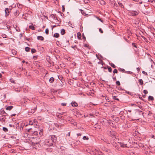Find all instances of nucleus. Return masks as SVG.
<instances>
[{"label":"nucleus","instance_id":"nucleus-1","mask_svg":"<svg viewBox=\"0 0 155 155\" xmlns=\"http://www.w3.org/2000/svg\"><path fill=\"white\" fill-rule=\"evenodd\" d=\"M31 141L33 145H35L38 144L40 141L38 138L32 137L31 138Z\"/></svg>","mask_w":155,"mask_h":155},{"label":"nucleus","instance_id":"nucleus-2","mask_svg":"<svg viewBox=\"0 0 155 155\" xmlns=\"http://www.w3.org/2000/svg\"><path fill=\"white\" fill-rule=\"evenodd\" d=\"M28 131L30 134L35 135L37 134V133H38V132L37 131L33 130L32 128L29 129L28 130Z\"/></svg>","mask_w":155,"mask_h":155},{"label":"nucleus","instance_id":"nucleus-3","mask_svg":"<svg viewBox=\"0 0 155 155\" xmlns=\"http://www.w3.org/2000/svg\"><path fill=\"white\" fill-rule=\"evenodd\" d=\"M51 140H45V143L48 146H51L53 145V143L51 142Z\"/></svg>","mask_w":155,"mask_h":155},{"label":"nucleus","instance_id":"nucleus-4","mask_svg":"<svg viewBox=\"0 0 155 155\" xmlns=\"http://www.w3.org/2000/svg\"><path fill=\"white\" fill-rule=\"evenodd\" d=\"M130 15L134 16L137 15L138 14V13L137 11H133L130 12Z\"/></svg>","mask_w":155,"mask_h":155},{"label":"nucleus","instance_id":"nucleus-5","mask_svg":"<svg viewBox=\"0 0 155 155\" xmlns=\"http://www.w3.org/2000/svg\"><path fill=\"white\" fill-rule=\"evenodd\" d=\"M51 140L52 142H55L57 140V137L54 135H52L51 136Z\"/></svg>","mask_w":155,"mask_h":155},{"label":"nucleus","instance_id":"nucleus-6","mask_svg":"<svg viewBox=\"0 0 155 155\" xmlns=\"http://www.w3.org/2000/svg\"><path fill=\"white\" fill-rule=\"evenodd\" d=\"M0 114L3 116L5 117L7 114L3 110L1 109L0 110Z\"/></svg>","mask_w":155,"mask_h":155},{"label":"nucleus","instance_id":"nucleus-7","mask_svg":"<svg viewBox=\"0 0 155 155\" xmlns=\"http://www.w3.org/2000/svg\"><path fill=\"white\" fill-rule=\"evenodd\" d=\"M113 146L116 148L117 150H119L120 147L118 145V144L116 143H113L112 144Z\"/></svg>","mask_w":155,"mask_h":155},{"label":"nucleus","instance_id":"nucleus-8","mask_svg":"<svg viewBox=\"0 0 155 155\" xmlns=\"http://www.w3.org/2000/svg\"><path fill=\"white\" fill-rule=\"evenodd\" d=\"M5 13L6 16H8L9 14V10L8 8H6L5 9Z\"/></svg>","mask_w":155,"mask_h":155},{"label":"nucleus","instance_id":"nucleus-9","mask_svg":"<svg viewBox=\"0 0 155 155\" xmlns=\"http://www.w3.org/2000/svg\"><path fill=\"white\" fill-rule=\"evenodd\" d=\"M72 106L73 107H76L78 106V104L75 102H72L71 103Z\"/></svg>","mask_w":155,"mask_h":155},{"label":"nucleus","instance_id":"nucleus-10","mask_svg":"<svg viewBox=\"0 0 155 155\" xmlns=\"http://www.w3.org/2000/svg\"><path fill=\"white\" fill-rule=\"evenodd\" d=\"M35 122H34V126L36 128H38V125H37L38 122L37 121V120H35Z\"/></svg>","mask_w":155,"mask_h":155},{"label":"nucleus","instance_id":"nucleus-11","mask_svg":"<svg viewBox=\"0 0 155 155\" xmlns=\"http://www.w3.org/2000/svg\"><path fill=\"white\" fill-rule=\"evenodd\" d=\"M37 39L38 40H40L42 41H43L44 40V38L42 36H38Z\"/></svg>","mask_w":155,"mask_h":155},{"label":"nucleus","instance_id":"nucleus-12","mask_svg":"<svg viewBox=\"0 0 155 155\" xmlns=\"http://www.w3.org/2000/svg\"><path fill=\"white\" fill-rule=\"evenodd\" d=\"M13 107L12 106H10L7 107L6 108V109L7 110H11L13 108Z\"/></svg>","mask_w":155,"mask_h":155},{"label":"nucleus","instance_id":"nucleus-13","mask_svg":"<svg viewBox=\"0 0 155 155\" xmlns=\"http://www.w3.org/2000/svg\"><path fill=\"white\" fill-rule=\"evenodd\" d=\"M61 33L62 35H64L65 33V30L64 29H62L61 30Z\"/></svg>","mask_w":155,"mask_h":155},{"label":"nucleus","instance_id":"nucleus-14","mask_svg":"<svg viewBox=\"0 0 155 155\" xmlns=\"http://www.w3.org/2000/svg\"><path fill=\"white\" fill-rule=\"evenodd\" d=\"M148 100L153 101L154 100L153 97L151 96H149L148 97Z\"/></svg>","mask_w":155,"mask_h":155},{"label":"nucleus","instance_id":"nucleus-15","mask_svg":"<svg viewBox=\"0 0 155 155\" xmlns=\"http://www.w3.org/2000/svg\"><path fill=\"white\" fill-rule=\"evenodd\" d=\"M30 48L28 47H26L25 48V51L27 52L29 51H30Z\"/></svg>","mask_w":155,"mask_h":155},{"label":"nucleus","instance_id":"nucleus-16","mask_svg":"<svg viewBox=\"0 0 155 155\" xmlns=\"http://www.w3.org/2000/svg\"><path fill=\"white\" fill-rule=\"evenodd\" d=\"M54 81V78L53 77H51L50 78L49 81L50 83H53Z\"/></svg>","mask_w":155,"mask_h":155},{"label":"nucleus","instance_id":"nucleus-17","mask_svg":"<svg viewBox=\"0 0 155 155\" xmlns=\"http://www.w3.org/2000/svg\"><path fill=\"white\" fill-rule=\"evenodd\" d=\"M120 144V146L121 147H126V145L124 144L123 143H119Z\"/></svg>","mask_w":155,"mask_h":155},{"label":"nucleus","instance_id":"nucleus-18","mask_svg":"<svg viewBox=\"0 0 155 155\" xmlns=\"http://www.w3.org/2000/svg\"><path fill=\"white\" fill-rule=\"evenodd\" d=\"M146 154L147 155H153V153L151 151H149V152L147 151Z\"/></svg>","mask_w":155,"mask_h":155},{"label":"nucleus","instance_id":"nucleus-19","mask_svg":"<svg viewBox=\"0 0 155 155\" xmlns=\"http://www.w3.org/2000/svg\"><path fill=\"white\" fill-rule=\"evenodd\" d=\"M139 83L140 85H142L143 84V81L142 79H139L138 80Z\"/></svg>","mask_w":155,"mask_h":155},{"label":"nucleus","instance_id":"nucleus-20","mask_svg":"<svg viewBox=\"0 0 155 155\" xmlns=\"http://www.w3.org/2000/svg\"><path fill=\"white\" fill-rule=\"evenodd\" d=\"M54 37L56 38H58L59 37V34L58 33H55L54 35Z\"/></svg>","mask_w":155,"mask_h":155},{"label":"nucleus","instance_id":"nucleus-21","mask_svg":"<svg viewBox=\"0 0 155 155\" xmlns=\"http://www.w3.org/2000/svg\"><path fill=\"white\" fill-rule=\"evenodd\" d=\"M23 136L24 138H27L28 137V134L27 133H24L23 134Z\"/></svg>","mask_w":155,"mask_h":155},{"label":"nucleus","instance_id":"nucleus-22","mask_svg":"<svg viewBox=\"0 0 155 155\" xmlns=\"http://www.w3.org/2000/svg\"><path fill=\"white\" fill-rule=\"evenodd\" d=\"M29 27L30 29H32V30H35V27L32 25L29 26Z\"/></svg>","mask_w":155,"mask_h":155},{"label":"nucleus","instance_id":"nucleus-23","mask_svg":"<svg viewBox=\"0 0 155 155\" xmlns=\"http://www.w3.org/2000/svg\"><path fill=\"white\" fill-rule=\"evenodd\" d=\"M83 139L84 140H87L89 139V138L88 137L86 136H84L83 137Z\"/></svg>","mask_w":155,"mask_h":155},{"label":"nucleus","instance_id":"nucleus-24","mask_svg":"<svg viewBox=\"0 0 155 155\" xmlns=\"http://www.w3.org/2000/svg\"><path fill=\"white\" fill-rule=\"evenodd\" d=\"M18 123H17V124H15V125H13V127H14V128H16V129H17V127H18Z\"/></svg>","mask_w":155,"mask_h":155},{"label":"nucleus","instance_id":"nucleus-25","mask_svg":"<svg viewBox=\"0 0 155 155\" xmlns=\"http://www.w3.org/2000/svg\"><path fill=\"white\" fill-rule=\"evenodd\" d=\"M80 10L81 11V14L83 15H87L84 12L83 10L82 9H80Z\"/></svg>","mask_w":155,"mask_h":155},{"label":"nucleus","instance_id":"nucleus-26","mask_svg":"<svg viewBox=\"0 0 155 155\" xmlns=\"http://www.w3.org/2000/svg\"><path fill=\"white\" fill-rule=\"evenodd\" d=\"M3 117L1 118H0V120L2 121L5 122V117L2 116Z\"/></svg>","mask_w":155,"mask_h":155},{"label":"nucleus","instance_id":"nucleus-27","mask_svg":"<svg viewBox=\"0 0 155 155\" xmlns=\"http://www.w3.org/2000/svg\"><path fill=\"white\" fill-rule=\"evenodd\" d=\"M110 65L114 68H116L115 65L113 63H110Z\"/></svg>","mask_w":155,"mask_h":155},{"label":"nucleus","instance_id":"nucleus-28","mask_svg":"<svg viewBox=\"0 0 155 155\" xmlns=\"http://www.w3.org/2000/svg\"><path fill=\"white\" fill-rule=\"evenodd\" d=\"M36 52V50L34 48H32L31 49V52L32 53H34Z\"/></svg>","mask_w":155,"mask_h":155},{"label":"nucleus","instance_id":"nucleus-29","mask_svg":"<svg viewBox=\"0 0 155 155\" xmlns=\"http://www.w3.org/2000/svg\"><path fill=\"white\" fill-rule=\"evenodd\" d=\"M118 4L119 5V6L121 7V8H124V6L122 4V3H118Z\"/></svg>","mask_w":155,"mask_h":155},{"label":"nucleus","instance_id":"nucleus-30","mask_svg":"<svg viewBox=\"0 0 155 155\" xmlns=\"http://www.w3.org/2000/svg\"><path fill=\"white\" fill-rule=\"evenodd\" d=\"M107 68H108V71L109 72H112V69L110 67H107Z\"/></svg>","mask_w":155,"mask_h":155},{"label":"nucleus","instance_id":"nucleus-31","mask_svg":"<svg viewBox=\"0 0 155 155\" xmlns=\"http://www.w3.org/2000/svg\"><path fill=\"white\" fill-rule=\"evenodd\" d=\"M3 131H4L5 132H7L8 131V130L7 128L5 127H3Z\"/></svg>","mask_w":155,"mask_h":155},{"label":"nucleus","instance_id":"nucleus-32","mask_svg":"<svg viewBox=\"0 0 155 155\" xmlns=\"http://www.w3.org/2000/svg\"><path fill=\"white\" fill-rule=\"evenodd\" d=\"M28 124L30 125H33L34 124V122L31 120L30 121Z\"/></svg>","mask_w":155,"mask_h":155},{"label":"nucleus","instance_id":"nucleus-33","mask_svg":"<svg viewBox=\"0 0 155 155\" xmlns=\"http://www.w3.org/2000/svg\"><path fill=\"white\" fill-rule=\"evenodd\" d=\"M45 32L46 35H48L49 33V30L48 28H47L45 29Z\"/></svg>","mask_w":155,"mask_h":155},{"label":"nucleus","instance_id":"nucleus-34","mask_svg":"<svg viewBox=\"0 0 155 155\" xmlns=\"http://www.w3.org/2000/svg\"><path fill=\"white\" fill-rule=\"evenodd\" d=\"M116 97L115 96H113V99L115 100H116L118 101H119V99L118 98H116Z\"/></svg>","mask_w":155,"mask_h":155},{"label":"nucleus","instance_id":"nucleus-35","mask_svg":"<svg viewBox=\"0 0 155 155\" xmlns=\"http://www.w3.org/2000/svg\"><path fill=\"white\" fill-rule=\"evenodd\" d=\"M17 5L18 8H21L22 7V5L20 4H17Z\"/></svg>","mask_w":155,"mask_h":155},{"label":"nucleus","instance_id":"nucleus-36","mask_svg":"<svg viewBox=\"0 0 155 155\" xmlns=\"http://www.w3.org/2000/svg\"><path fill=\"white\" fill-rule=\"evenodd\" d=\"M62 11L63 12H64L65 10V8H64V5H63L62 6Z\"/></svg>","mask_w":155,"mask_h":155},{"label":"nucleus","instance_id":"nucleus-37","mask_svg":"<svg viewBox=\"0 0 155 155\" xmlns=\"http://www.w3.org/2000/svg\"><path fill=\"white\" fill-rule=\"evenodd\" d=\"M143 92L145 94H146L148 93V91L146 90H144L143 91Z\"/></svg>","mask_w":155,"mask_h":155},{"label":"nucleus","instance_id":"nucleus-38","mask_svg":"<svg viewBox=\"0 0 155 155\" xmlns=\"http://www.w3.org/2000/svg\"><path fill=\"white\" fill-rule=\"evenodd\" d=\"M113 73L114 74L117 73V69H114V70L113 71Z\"/></svg>","mask_w":155,"mask_h":155},{"label":"nucleus","instance_id":"nucleus-39","mask_svg":"<svg viewBox=\"0 0 155 155\" xmlns=\"http://www.w3.org/2000/svg\"><path fill=\"white\" fill-rule=\"evenodd\" d=\"M116 83L118 85H120V83L119 81H116Z\"/></svg>","mask_w":155,"mask_h":155},{"label":"nucleus","instance_id":"nucleus-40","mask_svg":"<svg viewBox=\"0 0 155 155\" xmlns=\"http://www.w3.org/2000/svg\"><path fill=\"white\" fill-rule=\"evenodd\" d=\"M96 18L99 20L101 21L102 22H103V21L101 20V19L99 17H96Z\"/></svg>","mask_w":155,"mask_h":155},{"label":"nucleus","instance_id":"nucleus-41","mask_svg":"<svg viewBox=\"0 0 155 155\" xmlns=\"http://www.w3.org/2000/svg\"><path fill=\"white\" fill-rule=\"evenodd\" d=\"M119 70L120 71L123 72H124L125 71V70L124 69H123V68H120V69H119Z\"/></svg>","mask_w":155,"mask_h":155},{"label":"nucleus","instance_id":"nucleus-42","mask_svg":"<svg viewBox=\"0 0 155 155\" xmlns=\"http://www.w3.org/2000/svg\"><path fill=\"white\" fill-rule=\"evenodd\" d=\"M99 31L101 33H103V31L102 30V29L101 28H99Z\"/></svg>","mask_w":155,"mask_h":155},{"label":"nucleus","instance_id":"nucleus-43","mask_svg":"<svg viewBox=\"0 0 155 155\" xmlns=\"http://www.w3.org/2000/svg\"><path fill=\"white\" fill-rule=\"evenodd\" d=\"M13 52H14V54L13 53L14 55H15L17 53V51H15V50H14L12 51V53H13Z\"/></svg>","mask_w":155,"mask_h":155},{"label":"nucleus","instance_id":"nucleus-44","mask_svg":"<svg viewBox=\"0 0 155 155\" xmlns=\"http://www.w3.org/2000/svg\"><path fill=\"white\" fill-rule=\"evenodd\" d=\"M10 81L12 83H14L15 82L14 80H13L12 78L10 79Z\"/></svg>","mask_w":155,"mask_h":155},{"label":"nucleus","instance_id":"nucleus-45","mask_svg":"<svg viewBox=\"0 0 155 155\" xmlns=\"http://www.w3.org/2000/svg\"><path fill=\"white\" fill-rule=\"evenodd\" d=\"M124 111H121L120 113H119V114L120 115H122L123 114H124Z\"/></svg>","mask_w":155,"mask_h":155},{"label":"nucleus","instance_id":"nucleus-46","mask_svg":"<svg viewBox=\"0 0 155 155\" xmlns=\"http://www.w3.org/2000/svg\"><path fill=\"white\" fill-rule=\"evenodd\" d=\"M61 105H62L63 106H66V103H62L61 104Z\"/></svg>","mask_w":155,"mask_h":155},{"label":"nucleus","instance_id":"nucleus-47","mask_svg":"<svg viewBox=\"0 0 155 155\" xmlns=\"http://www.w3.org/2000/svg\"><path fill=\"white\" fill-rule=\"evenodd\" d=\"M132 46H133L134 47H135V48H137L135 44L134 43H132Z\"/></svg>","mask_w":155,"mask_h":155},{"label":"nucleus","instance_id":"nucleus-48","mask_svg":"<svg viewBox=\"0 0 155 155\" xmlns=\"http://www.w3.org/2000/svg\"><path fill=\"white\" fill-rule=\"evenodd\" d=\"M142 73L145 75H147V73L146 72H145V71H143L142 72Z\"/></svg>","mask_w":155,"mask_h":155},{"label":"nucleus","instance_id":"nucleus-49","mask_svg":"<svg viewBox=\"0 0 155 155\" xmlns=\"http://www.w3.org/2000/svg\"><path fill=\"white\" fill-rule=\"evenodd\" d=\"M38 56H33V58L35 59L37 58Z\"/></svg>","mask_w":155,"mask_h":155},{"label":"nucleus","instance_id":"nucleus-50","mask_svg":"<svg viewBox=\"0 0 155 155\" xmlns=\"http://www.w3.org/2000/svg\"><path fill=\"white\" fill-rule=\"evenodd\" d=\"M55 126L57 127H59V124H58L57 123H56V124H55Z\"/></svg>","mask_w":155,"mask_h":155},{"label":"nucleus","instance_id":"nucleus-51","mask_svg":"<svg viewBox=\"0 0 155 155\" xmlns=\"http://www.w3.org/2000/svg\"><path fill=\"white\" fill-rule=\"evenodd\" d=\"M18 13V12L17 11H16L15 12V15L16 16H18V15L17 14Z\"/></svg>","mask_w":155,"mask_h":155},{"label":"nucleus","instance_id":"nucleus-52","mask_svg":"<svg viewBox=\"0 0 155 155\" xmlns=\"http://www.w3.org/2000/svg\"><path fill=\"white\" fill-rule=\"evenodd\" d=\"M80 35L81 36V34L80 33L78 32V38H79V36Z\"/></svg>","mask_w":155,"mask_h":155},{"label":"nucleus","instance_id":"nucleus-53","mask_svg":"<svg viewBox=\"0 0 155 155\" xmlns=\"http://www.w3.org/2000/svg\"><path fill=\"white\" fill-rule=\"evenodd\" d=\"M39 134L41 135H42L43 134V132L41 130H40V132L39 133Z\"/></svg>","mask_w":155,"mask_h":155},{"label":"nucleus","instance_id":"nucleus-54","mask_svg":"<svg viewBox=\"0 0 155 155\" xmlns=\"http://www.w3.org/2000/svg\"><path fill=\"white\" fill-rule=\"evenodd\" d=\"M19 36L20 38H21L23 36V35L22 33H20L19 35Z\"/></svg>","mask_w":155,"mask_h":155},{"label":"nucleus","instance_id":"nucleus-55","mask_svg":"<svg viewBox=\"0 0 155 155\" xmlns=\"http://www.w3.org/2000/svg\"><path fill=\"white\" fill-rule=\"evenodd\" d=\"M71 47L73 49H74L76 47L75 45H74L71 46Z\"/></svg>","mask_w":155,"mask_h":155},{"label":"nucleus","instance_id":"nucleus-56","mask_svg":"<svg viewBox=\"0 0 155 155\" xmlns=\"http://www.w3.org/2000/svg\"><path fill=\"white\" fill-rule=\"evenodd\" d=\"M88 45H87V44H85L84 45V47H88Z\"/></svg>","mask_w":155,"mask_h":155},{"label":"nucleus","instance_id":"nucleus-57","mask_svg":"<svg viewBox=\"0 0 155 155\" xmlns=\"http://www.w3.org/2000/svg\"><path fill=\"white\" fill-rule=\"evenodd\" d=\"M127 72L128 74H132V72L128 71H127Z\"/></svg>","mask_w":155,"mask_h":155},{"label":"nucleus","instance_id":"nucleus-58","mask_svg":"<svg viewBox=\"0 0 155 155\" xmlns=\"http://www.w3.org/2000/svg\"><path fill=\"white\" fill-rule=\"evenodd\" d=\"M106 100L108 101V102H109V99L108 98V97H106Z\"/></svg>","mask_w":155,"mask_h":155},{"label":"nucleus","instance_id":"nucleus-59","mask_svg":"<svg viewBox=\"0 0 155 155\" xmlns=\"http://www.w3.org/2000/svg\"><path fill=\"white\" fill-rule=\"evenodd\" d=\"M81 133H78L77 134V135L78 136H81Z\"/></svg>","mask_w":155,"mask_h":155},{"label":"nucleus","instance_id":"nucleus-60","mask_svg":"<svg viewBox=\"0 0 155 155\" xmlns=\"http://www.w3.org/2000/svg\"><path fill=\"white\" fill-rule=\"evenodd\" d=\"M7 28H8V30L10 28V26H9L7 25Z\"/></svg>","mask_w":155,"mask_h":155},{"label":"nucleus","instance_id":"nucleus-61","mask_svg":"<svg viewBox=\"0 0 155 155\" xmlns=\"http://www.w3.org/2000/svg\"><path fill=\"white\" fill-rule=\"evenodd\" d=\"M70 132H69L68 134H67V135L68 136H70Z\"/></svg>","mask_w":155,"mask_h":155},{"label":"nucleus","instance_id":"nucleus-62","mask_svg":"<svg viewBox=\"0 0 155 155\" xmlns=\"http://www.w3.org/2000/svg\"><path fill=\"white\" fill-rule=\"evenodd\" d=\"M88 63V64H92V63H91V61H88V63Z\"/></svg>","mask_w":155,"mask_h":155},{"label":"nucleus","instance_id":"nucleus-63","mask_svg":"<svg viewBox=\"0 0 155 155\" xmlns=\"http://www.w3.org/2000/svg\"><path fill=\"white\" fill-rule=\"evenodd\" d=\"M83 39H84V40H86V38H85V37L84 36V35H83Z\"/></svg>","mask_w":155,"mask_h":155},{"label":"nucleus","instance_id":"nucleus-64","mask_svg":"<svg viewBox=\"0 0 155 155\" xmlns=\"http://www.w3.org/2000/svg\"><path fill=\"white\" fill-rule=\"evenodd\" d=\"M137 71H139L140 70V68L139 67L137 68Z\"/></svg>","mask_w":155,"mask_h":155}]
</instances>
